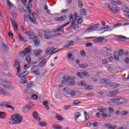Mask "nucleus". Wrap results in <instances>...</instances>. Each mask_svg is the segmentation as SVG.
<instances>
[{
	"label": "nucleus",
	"mask_w": 129,
	"mask_h": 129,
	"mask_svg": "<svg viewBox=\"0 0 129 129\" xmlns=\"http://www.w3.org/2000/svg\"><path fill=\"white\" fill-rule=\"evenodd\" d=\"M82 23V18H80L78 20L76 18H74L71 22V29L74 30V31H77L79 28V25H81Z\"/></svg>",
	"instance_id": "obj_1"
},
{
	"label": "nucleus",
	"mask_w": 129,
	"mask_h": 129,
	"mask_svg": "<svg viewBox=\"0 0 129 129\" xmlns=\"http://www.w3.org/2000/svg\"><path fill=\"white\" fill-rule=\"evenodd\" d=\"M18 75V77L21 78L20 82L21 84H26L28 83V80H27V76L29 74V72L28 71H25L24 72L21 73L20 74H17Z\"/></svg>",
	"instance_id": "obj_2"
},
{
	"label": "nucleus",
	"mask_w": 129,
	"mask_h": 129,
	"mask_svg": "<svg viewBox=\"0 0 129 129\" xmlns=\"http://www.w3.org/2000/svg\"><path fill=\"white\" fill-rule=\"evenodd\" d=\"M12 123H21L23 121L22 116L16 114L12 117Z\"/></svg>",
	"instance_id": "obj_3"
},
{
	"label": "nucleus",
	"mask_w": 129,
	"mask_h": 129,
	"mask_svg": "<svg viewBox=\"0 0 129 129\" xmlns=\"http://www.w3.org/2000/svg\"><path fill=\"white\" fill-rule=\"evenodd\" d=\"M32 52V47L29 46L24 49L23 51H20L19 56L20 57H25L27 54H30Z\"/></svg>",
	"instance_id": "obj_4"
},
{
	"label": "nucleus",
	"mask_w": 129,
	"mask_h": 129,
	"mask_svg": "<svg viewBox=\"0 0 129 129\" xmlns=\"http://www.w3.org/2000/svg\"><path fill=\"white\" fill-rule=\"evenodd\" d=\"M108 8L109 11H110L111 13H113V14H116V12H118L116 5L113 3H111V4L109 5Z\"/></svg>",
	"instance_id": "obj_5"
},
{
	"label": "nucleus",
	"mask_w": 129,
	"mask_h": 129,
	"mask_svg": "<svg viewBox=\"0 0 129 129\" xmlns=\"http://www.w3.org/2000/svg\"><path fill=\"white\" fill-rule=\"evenodd\" d=\"M93 42H94L95 43H99L100 44L101 43H105L106 42H107V39H105L104 37H99L94 38Z\"/></svg>",
	"instance_id": "obj_6"
},
{
	"label": "nucleus",
	"mask_w": 129,
	"mask_h": 129,
	"mask_svg": "<svg viewBox=\"0 0 129 129\" xmlns=\"http://www.w3.org/2000/svg\"><path fill=\"white\" fill-rule=\"evenodd\" d=\"M99 26H100L99 24H95L89 27L87 30H85V32H88V33H90V32L95 31V30H97V29L99 28Z\"/></svg>",
	"instance_id": "obj_7"
},
{
	"label": "nucleus",
	"mask_w": 129,
	"mask_h": 129,
	"mask_svg": "<svg viewBox=\"0 0 129 129\" xmlns=\"http://www.w3.org/2000/svg\"><path fill=\"white\" fill-rule=\"evenodd\" d=\"M28 89L27 90H25L24 91V93H34V90H31V91L30 90V89L31 87H34V85L33 84L32 82H29L27 85Z\"/></svg>",
	"instance_id": "obj_8"
},
{
	"label": "nucleus",
	"mask_w": 129,
	"mask_h": 129,
	"mask_svg": "<svg viewBox=\"0 0 129 129\" xmlns=\"http://www.w3.org/2000/svg\"><path fill=\"white\" fill-rule=\"evenodd\" d=\"M43 37L46 40H50L51 39V32L48 30H44L43 31Z\"/></svg>",
	"instance_id": "obj_9"
},
{
	"label": "nucleus",
	"mask_w": 129,
	"mask_h": 129,
	"mask_svg": "<svg viewBox=\"0 0 129 129\" xmlns=\"http://www.w3.org/2000/svg\"><path fill=\"white\" fill-rule=\"evenodd\" d=\"M21 62H20L19 61L16 60L14 62V68H16L17 70V75L21 72V66H20Z\"/></svg>",
	"instance_id": "obj_10"
},
{
	"label": "nucleus",
	"mask_w": 129,
	"mask_h": 129,
	"mask_svg": "<svg viewBox=\"0 0 129 129\" xmlns=\"http://www.w3.org/2000/svg\"><path fill=\"white\" fill-rule=\"evenodd\" d=\"M71 23V22H69L65 24H63V25L60 26L59 27L56 29H54V33H57L59 32H61L64 30V27H67V26H68Z\"/></svg>",
	"instance_id": "obj_11"
},
{
	"label": "nucleus",
	"mask_w": 129,
	"mask_h": 129,
	"mask_svg": "<svg viewBox=\"0 0 129 129\" xmlns=\"http://www.w3.org/2000/svg\"><path fill=\"white\" fill-rule=\"evenodd\" d=\"M67 19V17H66L65 15H63L61 17L54 18V21H56V22H64V21H65V20Z\"/></svg>",
	"instance_id": "obj_12"
},
{
	"label": "nucleus",
	"mask_w": 129,
	"mask_h": 129,
	"mask_svg": "<svg viewBox=\"0 0 129 129\" xmlns=\"http://www.w3.org/2000/svg\"><path fill=\"white\" fill-rule=\"evenodd\" d=\"M53 48L48 47L45 50V54L46 55L49 54V55H53V54H55V53H57V51L53 52H51V51H55V49H53Z\"/></svg>",
	"instance_id": "obj_13"
},
{
	"label": "nucleus",
	"mask_w": 129,
	"mask_h": 129,
	"mask_svg": "<svg viewBox=\"0 0 129 129\" xmlns=\"http://www.w3.org/2000/svg\"><path fill=\"white\" fill-rule=\"evenodd\" d=\"M25 34L29 37V39H30V40H33V39H34L35 37H36L35 36V33L32 31H29L27 32H25Z\"/></svg>",
	"instance_id": "obj_14"
},
{
	"label": "nucleus",
	"mask_w": 129,
	"mask_h": 129,
	"mask_svg": "<svg viewBox=\"0 0 129 129\" xmlns=\"http://www.w3.org/2000/svg\"><path fill=\"white\" fill-rule=\"evenodd\" d=\"M32 116H33V118L35 119V120H37V121H40L41 117H40V116H39V115H38V112L34 111L32 113Z\"/></svg>",
	"instance_id": "obj_15"
},
{
	"label": "nucleus",
	"mask_w": 129,
	"mask_h": 129,
	"mask_svg": "<svg viewBox=\"0 0 129 129\" xmlns=\"http://www.w3.org/2000/svg\"><path fill=\"white\" fill-rule=\"evenodd\" d=\"M116 38L119 39V41L121 42H124V41H126V40H129V38L122 35H116Z\"/></svg>",
	"instance_id": "obj_16"
},
{
	"label": "nucleus",
	"mask_w": 129,
	"mask_h": 129,
	"mask_svg": "<svg viewBox=\"0 0 129 129\" xmlns=\"http://www.w3.org/2000/svg\"><path fill=\"white\" fill-rule=\"evenodd\" d=\"M34 43V45L35 46H36V47H38V46H40V39H39V38H38V37L35 36L34 39H32Z\"/></svg>",
	"instance_id": "obj_17"
},
{
	"label": "nucleus",
	"mask_w": 129,
	"mask_h": 129,
	"mask_svg": "<svg viewBox=\"0 0 129 129\" xmlns=\"http://www.w3.org/2000/svg\"><path fill=\"white\" fill-rule=\"evenodd\" d=\"M117 94H118V92H117V91H112L108 93V96H109V97L116 96Z\"/></svg>",
	"instance_id": "obj_18"
},
{
	"label": "nucleus",
	"mask_w": 129,
	"mask_h": 129,
	"mask_svg": "<svg viewBox=\"0 0 129 129\" xmlns=\"http://www.w3.org/2000/svg\"><path fill=\"white\" fill-rule=\"evenodd\" d=\"M0 94H1V95H4V96H9V95H11V94H10V93H8V92L5 91V89H2L1 88Z\"/></svg>",
	"instance_id": "obj_19"
},
{
	"label": "nucleus",
	"mask_w": 129,
	"mask_h": 129,
	"mask_svg": "<svg viewBox=\"0 0 129 129\" xmlns=\"http://www.w3.org/2000/svg\"><path fill=\"white\" fill-rule=\"evenodd\" d=\"M42 53H43V50L42 49H36L34 50V54L35 57L40 56Z\"/></svg>",
	"instance_id": "obj_20"
},
{
	"label": "nucleus",
	"mask_w": 129,
	"mask_h": 129,
	"mask_svg": "<svg viewBox=\"0 0 129 129\" xmlns=\"http://www.w3.org/2000/svg\"><path fill=\"white\" fill-rule=\"evenodd\" d=\"M113 57L116 62L119 61V55H118V52L116 51L113 52Z\"/></svg>",
	"instance_id": "obj_21"
},
{
	"label": "nucleus",
	"mask_w": 129,
	"mask_h": 129,
	"mask_svg": "<svg viewBox=\"0 0 129 129\" xmlns=\"http://www.w3.org/2000/svg\"><path fill=\"white\" fill-rule=\"evenodd\" d=\"M10 21L12 23V24L13 25L16 31H18V22H17L16 21H15L14 20V19L13 18H11Z\"/></svg>",
	"instance_id": "obj_22"
},
{
	"label": "nucleus",
	"mask_w": 129,
	"mask_h": 129,
	"mask_svg": "<svg viewBox=\"0 0 129 129\" xmlns=\"http://www.w3.org/2000/svg\"><path fill=\"white\" fill-rule=\"evenodd\" d=\"M6 4L9 10H12V8H14V4L10 0H6Z\"/></svg>",
	"instance_id": "obj_23"
},
{
	"label": "nucleus",
	"mask_w": 129,
	"mask_h": 129,
	"mask_svg": "<svg viewBox=\"0 0 129 129\" xmlns=\"http://www.w3.org/2000/svg\"><path fill=\"white\" fill-rule=\"evenodd\" d=\"M117 101H119V104H125L127 103L126 100L123 98H118Z\"/></svg>",
	"instance_id": "obj_24"
},
{
	"label": "nucleus",
	"mask_w": 129,
	"mask_h": 129,
	"mask_svg": "<svg viewBox=\"0 0 129 129\" xmlns=\"http://www.w3.org/2000/svg\"><path fill=\"white\" fill-rule=\"evenodd\" d=\"M73 44H74V41H68L66 44L63 46V48H69V47H71V46H73Z\"/></svg>",
	"instance_id": "obj_25"
},
{
	"label": "nucleus",
	"mask_w": 129,
	"mask_h": 129,
	"mask_svg": "<svg viewBox=\"0 0 129 129\" xmlns=\"http://www.w3.org/2000/svg\"><path fill=\"white\" fill-rule=\"evenodd\" d=\"M63 79H64L65 81L68 80L70 83H71V82H74V79H73L71 77L64 76L63 78Z\"/></svg>",
	"instance_id": "obj_26"
},
{
	"label": "nucleus",
	"mask_w": 129,
	"mask_h": 129,
	"mask_svg": "<svg viewBox=\"0 0 129 129\" xmlns=\"http://www.w3.org/2000/svg\"><path fill=\"white\" fill-rule=\"evenodd\" d=\"M61 83H62V84H65V83H68V84H69V85H72V86H74V85H75V83L74 82H71V83H70L68 80L66 81H65V80H62L61 81Z\"/></svg>",
	"instance_id": "obj_27"
},
{
	"label": "nucleus",
	"mask_w": 129,
	"mask_h": 129,
	"mask_svg": "<svg viewBox=\"0 0 129 129\" xmlns=\"http://www.w3.org/2000/svg\"><path fill=\"white\" fill-rule=\"evenodd\" d=\"M98 110L100 112H102V113H103L107 111V109L104 108L103 106H99Z\"/></svg>",
	"instance_id": "obj_28"
},
{
	"label": "nucleus",
	"mask_w": 129,
	"mask_h": 129,
	"mask_svg": "<svg viewBox=\"0 0 129 129\" xmlns=\"http://www.w3.org/2000/svg\"><path fill=\"white\" fill-rule=\"evenodd\" d=\"M27 18L28 19H29L30 22H31V23H33V24H38V22H37L36 20L32 19V17H31V15H30V14L28 15Z\"/></svg>",
	"instance_id": "obj_29"
},
{
	"label": "nucleus",
	"mask_w": 129,
	"mask_h": 129,
	"mask_svg": "<svg viewBox=\"0 0 129 129\" xmlns=\"http://www.w3.org/2000/svg\"><path fill=\"white\" fill-rule=\"evenodd\" d=\"M105 126H106V127H107L108 129H116V126L111 125L109 123H107L105 124Z\"/></svg>",
	"instance_id": "obj_30"
},
{
	"label": "nucleus",
	"mask_w": 129,
	"mask_h": 129,
	"mask_svg": "<svg viewBox=\"0 0 129 129\" xmlns=\"http://www.w3.org/2000/svg\"><path fill=\"white\" fill-rule=\"evenodd\" d=\"M80 16H86V10L85 9H82L80 10Z\"/></svg>",
	"instance_id": "obj_31"
},
{
	"label": "nucleus",
	"mask_w": 129,
	"mask_h": 129,
	"mask_svg": "<svg viewBox=\"0 0 129 129\" xmlns=\"http://www.w3.org/2000/svg\"><path fill=\"white\" fill-rule=\"evenodd\" d=\"M29 110H30V109L27 106V105L23 106L22 108V111L24 113H27Z\"/></svg>",
	"instance_id": "obj_32"
},
{
	"label": "nucleus",
	"mask_w": 129,
	"mask_h": 129,
	"mask_svg": "<svg viewBox=\"0 0 129 129\" xmlns=\"http://www.w3.org/2000/svg\"><path fill=\"white\" fill-rule=\"evenodd\" d=\"M46 62H47V59L46 58L43 59L41 62H40L38 66L39 67H43L44 66V65H45V64H46Z\"/></svg>",
	"instance_id": "obj_33"
},
{
	"label": "nucleus",
	"mask_w": 129,
	"mask_h": 129,
	"mask_svg": "<svg viewBox=\"0 0 129 129\" xmlns=\"http://www.w3.org/2000/svg\"><path fill=\"white\" fill-rule=\"evenodd\" d=\"M7 107V108H10L11 109H12V110H14V109H15V107H14V106L11 105H8L7 104V103H6V102H4V107Z\"/></svg>",
	"instance_id": "obj_34"
},
{
	"label": "nucleus",
	"mask_w": 129,
	"mask_h": 129,
	"mask_svg": "<svg viewBox=\"0 0 129 129\" xmlns=\"http://www.w3.org/2000/svg\"><path fill=\"white\" fill-rule=\"evenodd\" d=\"M118 86H119V85L115 83H113L110 85V87H111V88H113V89H114V88L118 87Z\"/></svg>",
	"instance_id": "obj_35"
},
{
	"label": "nucleus",
	"mask_w": 129,
	"mask_h": 129,
	"mask_svg": "<svg viewBox=\"0 0 129 129\" xmlns=\"http://www.w3.org/2000/svg\"><path fill=\"white\" fill-rule=\"evenodd\" d=\"M78 6L80 9L83 8V2L82 0H78Z\"/></svg>",
	"instance_id": "obj_36"
},
{
	"label": "nucleus",
	"mask_w": 129,
	"mask_h": 129,
	"mask_svg": "<svg viewBox=\"0 0 129 129\" xmlns=\"http://www.w3.org/2000/svg\"><path fill=\"white\" fill-rule=\"evenodd\" d=\"M49 102H48V101H44L43 102V105H44L45 108L47 109V110H49V106H48V104Z\"/></svg>",
	"instance_id": "obj_37"
},
{
	"label": "nucleus",
	"mask_w": 129,
	"mask_h": 129,
	"mask_svg": "<svg viewBox=\"0 0 129 129\" xmlns=\"http://www.w3.org/2000/svg\"><path fill=\"white\" fill-rule=\"evenodd\" d=\"M26 106L31 110V109H32V108H33V106H34V104L33 103L31 102H29L28 103V104L27 105H26Z\"/></svg>",
	"instance_id": "obj_38"
},
{
	"label": "nucleus",
	"mask_w": 129,
	"mask_h": 129,
	"mask_svg": "<svg viewBox=\"0 0 129 129\" xmlns=\"http://www.w3.org/2000/svg\"><path fill=\"white\" fill-rule=\"evenodd\" d=\"M80 103H81V101L76 100L74 101L73 104V105L77 106L78 104H80Z\"/></svg>",
	"instance_id": "obj_39"
},
{
	"label": "nucleus",
	"mask_w": 129,
	"mask_h": 129,
	"mask_svg": "<svg viewBox=\"0 0 129 129\" xmlns=\"http://www.w3.org/2000/svg\"><path fill=\"white\" fill-rule=\"evenodd\" d=\"M38 125L40 126H45L47 125V123L45 122L40 121Z\"/></svg>",
	"instance_id": "obj_40"
},
{
	"label": "nucleus",
	"mask_w": 129,
	"mask_h": 129,
	"mask_svg": "<svg viewBox=\"0 0 129 129\" xmlns=\"http://www.w3.org/2000/svg\"><path fill=\"white\" fill-rule=\"evenodd\" d=\"M79 68H83V69H84V68H87L88 65L87 64H81L79 65Z\"/></svg>",
	"instance_id": "obj_41"
},
{
	"label": "nucleus",
	"mask_w": 129,
	"mask_h": 129,
	"mask_svg": "<svg viewBox=\"0 0 129 129\" xmlns=\"http://www.w3.org/2000/svg\"><path fill=\"white\" fill-rule=\"evenodd\" d=\"M18 38L19 40L22 42H25L26 41V40H25V38H24V37H23V36L21 34H18Z\"/></svg>",
	"instance_id": "obj_42"
},
{
	"label": "nucleus",
	"mask_w": 129,
	"mask_h": 129,
	"mask_svg": "<svg viewBox=\"0 0 129 129\" xmlns=\"http://www.w3.org/2000/svg\"><path fill=\"white\" fill-rule=\"evenodd\" d=\"M102 82L103 83H105V84H108L109 82V79H102Z\"/></svg>",
	"instance_id": "obj_43"
},
{
	"label": "nucleus",
	"mask_w": 129,
	"mask_h": 129,
	"mask_svg": "<svg viewBox=\"0 0 129 129\" xmlns=\"http://www.w3.org/2000/svg\"><path fill=\"white\" fill-rule=\"evenodd\" d=\"M56 118L58 120H59L60 121H62V120H63L64 118L60 115H57L56 116Z\"/></svg>",
	"instance_id": "obj_44"
},
{
	"label": "nucleus",
	"mask_w": 129,
	"mask_h": 129,
	"mask_svg": "<svg viewBox=\"0 0 129 129\" xmlns=\"http://www.w3.org/2000/svg\"><path fill=\"white\" fill-rule=\"evenodd\" d=\"M86 84V83L84 81H82L78 83V85H80V86H81V85L84 86Z\"/></svg>",
	"instance_id": "obj_45"
},
{
	"label": "nucleus",
	"mask_w": 129,
	"mask_h": 129,
	"mask_svg": "<svg viewBox=\"0 0 129 129\" xmlns=\"http://www.w3.org/2000/svg\"><path fill=\"white\" fill-rule=\"evenodd\" d=\"M6 113L4 112H0V118H5Z\"/></svg>",
	"instance_id": "obj_46"
},
{
	"label": "nucleus",
	"mask_w": 129,
	"mask_h": 129,
	"mask_svg": "<svg viewBox=\"0 0 129 129\" xmlns=\"http://www.w3.org/2000/svg\"><path fill=\"white\" fill-rule=\"evenodd\" d=\"M81 114L80 112H77L75 114V117H76V119L77 120V118L79 116H80Z\"/></svg>",
	"instance_id": "obj_47"
},
{
	"label": "nucleus",
	"mask_w": 129,
	"mask_h": 129,
	"mask_svg": "<svg viewBox=\"0 0 129 129\" xmlns=\"http://www.w3.org/2000/svg\"><path fill=\"white\" fill-rule=\"evenodd\" d=\"M70 95H71V96H75V95H76V91L72 90L71 91Z\"/></svg>",
	"instance_id": "obj_48"
},
{
	"label": "nucleus",
	"mask_w": 129,
	"mask_h": 129,
	"mask_svg": "<svg viewBox=\"0 0 129 129\" xmlns=\"http://www.w3.org/2000/svg\"><path fill=\"white\" fill-rule=\"evenodd\" d=\"M73 56V55L72 54V53H69L68 58L69 59H71V60H72V61H73V60H74V58L73 57H72Z\"/></svg>",
	"instance_id": "obj_49"
},
{
	"label": "nucleus",
	"mask_w": 129,
	"mask_h": 129,
	"mask_svg": "<svg viewBox=\"0 0 129 129\" xmlns=\"http://www.w3.org/2000/svg\"><path fill=\"white\" fill-rule=\"evenodd\" d=\"M26 59L28 63H31V57H30V56L27 55L26 56Z\"/></svg>",
	"instance_id": "obj_50"
},
{
	"label": "nucleus",
	"mask_w": 129,
	"mask_h": 129,
	"mask_svg": "<svg viewBox=\"0 0 129 129\" xmlns=\"http://www.w3.org/2000/svg\"><path fill=\"white\" fill-rule=\"evenodd\" d=\"M33 72L35 75H40V71H39L38 70H34Z\"/></svg>",
	"instance_id": "obj_51"
},
{
	"label": "nucleus",
	"mask_w": 129,
	"mask_h": 129,
	"mask_svg": "<svg viewBox=\"0 0 129 129\" xmlns=\"http://www.w3.org/2000/svg\"><path fill=\"white\" fill-rule=\"evenodd\" d=\"M82 74H83V76H85V77H87L89 75L88 72H82Z\"/></svg>",
	"instance_id": "obj_52"
},
{
	"label": "nucleus",
	"mask_w": 129,
	"mask_h": 129,
	"mask_svg": "<svg viewBox=\"0 0 129 129\" xmlns=\"http://www.w3.org/2000/svg\"><path fill=\"white\" fill-rule=\"evenodd\" d=\"M123 54V50H122V49H120L118 53V55L119 56H122Z\"/></svg>",
	"instance_id": "obj_53"
},
{
	"label": "nucleus",
	"mask_w": 129,
	"mask_h": 129,
	"mask_svg": "<svg viewBox=\"0 0 129 129\" xmlns=\"http://www.w3.org/2000/svg\"><path fill=\"white\" fill-rule=\"evenodd\" d=\"M77 76L78 77H80V78H83V76L82 74V72H79L77 74Z\"/></svg>",
	"instance_id": "obj_54"
},
{
	"label": "nucleus",
	"mask_w": 129,
	"mask_h": 129,
	"mask_svg": "<svg viewBox=\"0 0 129 129\" xmlns=\"http://www.w3.org/2000/svg\"><path fill=\"white\" fill-rule=\"evenodd\" d=\"M31 98H32L34 100H37V99H38V96H37L36 95H32L31 96Z\"/></svg>",
	"instance_id": "obj_55"
},
{
	"label": "nucleus",
	"mask_w": 129,
	"mask_h": 129,
	"mask_svg": "<svg viewBox=\"0 0 129 129\" xmlns=\"http://www.w3.org/2000/svg\"><path fill=\"white\" fill-rule=\"evenodd\" d=\"M19 9H20V10L21 11V12H23L24 13H26V12H27V10H24V8H23V6H19Z\"/></svg>",
	"instance_id": "obj_56"
},
{
	"label": "nucleus",
	"mask_w": 129,
	"mask_h": 129,
	"mask_svg": "<svg viewBox=\"0 0 129 129\" xmlns=\"http://www.w3.org/2000/svg\"><path fill=\"white\" fill-rule=\"evenodd\" d=\"M118 100V98H112L110 99V101L111 102H115L116 101H117Z\"/></svg>",
	"instance_id": "obj_57"
},
{
	"label": "nucleus",
	"mask_w": 129,
	"mask_h": 129,
	"mask_svg": "<svg viewBox=\"0 0 129 129\" xmlns=\"http://www.w3.org/2000/svg\"><path fill=\"white\" fill-rule=\"evenodd\" d=\"M85 46L87 47H92V44L91 43H90V42H88V43H86L85 44Z\"/></svg>",
	"instance_id": "obj_58"
},
{
	"label": "nucleus",
	"mask_w": 129,
	"mask_h": 129,
	"mask_svg": "<svg viewBox=\"0 0 129 129\" xmlns=\"http://www.w3.org/2000/svg\"><path fill=\"white\" fill-rule=\"evenodd\" d=\"M71 107V105H66L64 106L63 108L64 109H68V108H70Z\"/></svg>",
	"instance_id": "obj_59"
},
{
	"label": "nucleus",
	"mask_w": 129,
	"mask_h": 129,
	"mask_svg": "<svg viewBox=\"0 0 129 129\" xmlns=\"http://www.w3.org/2000/svg\"><path fill=\"white\" fill-rule=\"evenodd\" d=\"M121 26H122V24H121V23H117L114 25V28H117V27H120Z\"/></svg>",
	"instance_id": "obj_60"
},
{
	"label": "nucleus",
	"mask_w": 129,
	"mask_h": 129,
	"mask_svg": "<svg viewBox=\"0 0 129 129\" xmlns=\"http://www.w3.org/2000/svg\"><path fill=\"white\" fill-rule=\"evenodd\" d=\"M80 54L82 57H85V51H84V50L81 51Z\"/></svg>",
	"instance_id": "obj_61"
},
{
	"label": "nucleus",
	"mask_w": 129,
	"mask_h": 129,
	"mask_svg": "<svg viewBox=\"0 0 129 129\" xmlns=\"http://www.w3.org/2000/svg\"><path fill=\"white\" fill-rule=\"evenodd\" d=\"M102 117H103V118H106V117H107V114L105 113V112L102 113Z\"/></svg>",
	"instance_id": "obj_62"
},
{
	"label": "nucleus",
	"mask_w": 129,
	"mask_h": 129,
	"mask_svg": "<svg viewBox=\"0 0 129 129\" xmlns=\"http://www.w3.org/2000/svg\"><path fill=\"white\" fill-rule=\"evenodd\" d=\"M52 127H53V128H55V129H61V128H62V127L61 126H54V125H52Z\"/></svg>",
	"instance_id": "obj_63"
},
{
	"label": "nucleus",
	"mask_w": 129,
	"mask_h": 129,
	"mask_svg": "<svg viewBox=\"0 0 129 129\" xmlns=\"http://www.w3.org/2000/svg\"><path fill=\"white\" fill-rule=\"evenodd\" d=\"M8 36L10 37V38H13V37H14V34H13L12 32H9Z\"/></svg>",
	"instance_id": "obj_64"
}]
</instances>
